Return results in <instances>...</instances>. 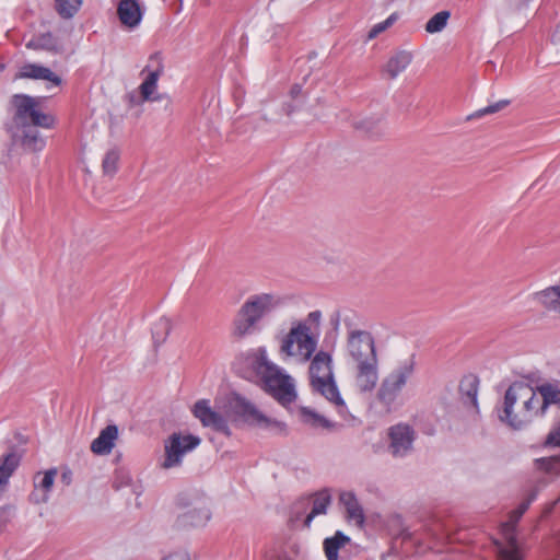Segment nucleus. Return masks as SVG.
<instances>
[{
  "mask_svg": "<svg viewBox=\"0 0 560 560\" xmlns=\"http://www.w3.org/2000/svg\"><path fill=\"white\" fill-rule=\"evenodd\" d=\"M13 115L7 125L13 143L27 152H38L45 148V139L38 128L50 129L55 126L54 116L43 113L36 97L27 94H14L11 97Z\"/></svg>",
  "mask_w": 560,
  "mask_h": 560,
  "instance_id": "obj_1",
  "label": "nucleus"
},
{
  "mask_svg": "<svg viewBox=\"0 0 560 560\" xmlns=\"http://www.w3.org/2000/svg\"><path fill=\"white\" fill-rule=\"evenodd\" d=\"M348 327L347 352L355 364V385L361 393L372 392L378 381V359L375 340L368 330L353 329L346 319Z\"/></svg>",
  "mask_w": 560,
  "mask_h": 560,
  "instance_id": "obj_2",
  "label": "nucleus"
},
{
  "mask_svg": "<svg viewBox=\"0 0 560 560\" xmlns=\"http://www.w3.org/2000/svg\"><path fill=\"white\" fill-rule=\"evenodd\" d=\"M539 397L529 384L514 382L504 395L502 413L499 418L511 428L518 430L537 417H541Z\"/></svg>",
  "mask_w": 560,
  "mask_h": 560,
  "instance_id": "obj_3",
  "label": "nucleus"
},
{
  "mask_svg": "<svg viewBox=\"0 0 560 560\" xmlns=\"http://www.w3.org/2000/svg\"><path fill=\"white\" fill-rule=\"evenodd\" d=\"M249 363L255 373L260 377L265 390L279 404L287 406L296 399L293 380L284 374L280 368L270 362L264 348L249 358Z\"/></svg>",
  "mask_w": 560,
  "mask_h": 560,
  "instance_id": "obj_4",
  "label": "nucleus"
},
{
  "mask_svg": "<svg viewBox=\"0 0 560 560\" xmlns=\"http://www.w3.org/2000/svg\"><path fill=\"white\" fill-rule=\"evenodd\" d=\"M222 409L232 423L247 424L280 434L287 433L284 422L267 417L252 400L237 392H231L226 396Z\"/></svg>",
  "mask_w": 560,
  "mask_h": 560,
  "instance_id": "obj_5",
  "label": "nucleus"
},
{
  "mask_svg": "<svg viewBox=\"0 0 560 560\" xmlns=\"http://www.w3.org/2000/svg\"><path fill=\"white\" fill-rule=\"evenodd\" d=\"M282 304V298L275 293L264 292L250 295L234 319V335L244 337L255 332L257 324Z\"/></svg>",
  "mask_w": 560,
  "mask_h": 560,
  "instance_id": "obj_6",
  "label": "nucleus"
},
{
  "mask_svg": "<svg viewBox=\"0 0 560 560\" xmlns=\"http://www.w3.org/2000/svg\"><path fill=\"white\" fill-rule=\"evenodd\" d=\"M317 348V339L311 332L306 322H298L282 338L280 352L285 357H299L308 361Z\"/></svg>",
  "mask_w": 560,
  "mask_h": 560,
  "instance_id": "obj_7",
  "label": "nucleus"
},
{
  "mask_svg": "<svg viewBox=\"0 0 560 560\" xmlns=\"http://www.w3.org/2000/svg\"><path fill=\"white\" fill-rule=\"evenodd\" d=\"M416 362L410 358L396 366L388 375H386L377 390V399L387 409H390L396 401L402 388L407 385L409 378L413 375Z\"/></svg>",
  "mask_w": 560,
  "mask_h": 560,
  "instance_id": "obj_8",
  "label": "nucleus"
},
{
  "mask_svg": "<svg viewBox=\"0 0 560 560\" xmlns=\"http://www.w3.org/2000/svg\"><path fill=\"white\" fill-rule=\"evenodd\" d=\"M200 442V438L192 434L182 435L176 432L171 434L164 443L165 458L162 467L170 469L179 466L184 455L195 450Z\"/></svg>",
  "mask_w": 560,
  "mask_h": 560,
  "instance_id": "obj_9",
  "label": "nucleus"
},
{
  "mask_svg": "<svg viewBox=\"0 0 560 560\" xmlns=\"http://www.w3.org/2000/svg\"><path fill=\"white\" fill-rule=\"evenodd\" d=\"M191 411L203 427L211 428L225 436L232 435V431L229 425L230 418L224 411L220 412L214 410L210 406V401L208 399H200L196 401Z\"/></svg>",
  "mask_w": 560,
  "mask_h": 560,
  "instance_id": "obj_10",
  "label": "nucleus"
},
{
  "mask_svg": "<svg viewBox=\"0 0 560 560\" xmlns=\"http://www.w3.org/2000/svg\"><path fill=\"white\" fill-rule=\"evenodd\" d=\"M389 453L396 457L401 458L407 456L413 446L416 440V431L408 423H397L388 429Z\"/></svg>",
  "mask_w": 560,
  "mask_h": 560,
  "instance_id": "obj_11",
  "label": "nucleus"
},
{
  "mask_svg": "<svg viewBox=\"0 0 560 560\" xmlns=\"http://www.w3.org/2000/svg\"><path fill=\"white\" fill-rule=\"evenodd\" d=\"M147 72V77L140 84L139 90L144 102L158 101L159 97L153 96L156 91L158 81L164 72L163 58L160 52L150 56L148 65L143 68L142 73Z\"/></svg>",
  "mask_w": 560,
  "mask_h": 560,
  "instance_id": "obj_12",
  "label": "nucleus"
},
{
  "mask_svg": "<svg viewBox=\"0 0 560 560\" xmlns=\"http://www.w3.org/2000/svg\"><path fill=\"white\" fill-rule=\"evenodd\" d=\"M535 470L541 475L533 489L538 491L560 477V455L539 457L534 459Z\"/></svg>",
  "mask_w": 560,
  "mask_h": 560,
  "instance_id": "obj_13",
  "label": "nucleus"
},
{
  "mask_svg": "<svg viewBox=\"0 0 560 560\" xmlns=\"http://www.w3.org/2000/svg\"><path fill=\"white\" fill-rule=\"evenodd\" d=\"M57 469L46 470L43 476L37 474L34 478V490L30 494V500L35 504L46 503L49 500V492L54 486Z\"/></svg>",
  "mask_w": 560,
  "mask_h": 560,
  "instance_id": "obj_14",
  "label": "nucleus"
},
{
  "mask_svg": "<svg viewBox=\"0 0 560 560\" xmlns=\"http://www.w3.org/2000/svg\"><path fill=\"white\" fill-rule=\"evenodd\" d=\"M119 21L125 26L133 28L142 20V11L138 0H120L117 5Z\"/></svg>",
  "mask_w": 560,
  "mask_h": 560,
  "instance_id": "obj_15",
  "label": "nucleus"
},
{
  "mask_svg": "<svg viewBox=\"0 0 560 560\" xmlns=\"http://www.w3.org/2000/svg\"><path fill=\"white\" fill-rule=\"evenodd\" d=\"M311 385L313 390L323 395L327 400L335 404L338 408L345 409L346 404L342 399L338 386L332 377L329 378H320L318 377L316 381H312Z\"/></svg>",
  "mask_w": 560,
  "mask_h": 560,
  "instance_id": "obj_16",
  "label": "nucleus"
},
{
  "mask_svg": "<svg viewBox=\"0 0 560 560\" xmlns=\"http://www.w3.org/2000/svg\"><path fill=\"white\" fill-rule=\"evenodd\" d=\"M15 79L46 80L55 85L61 83L60 77L54 73L49 68L36 63L24 65L15 74Z\"/></svg>",
  "mask_w": 560,
  "mask_h": 560,
  "instance_id": "obj_17",
  "label": "nucleus"
},
{
  "mask_svg": "<svg viewBox=\"0 0 560 560\" xmlns=\"http://www.w3.org/2000/svg\"><path fill=\"white\" fill-rule=\"evenodd\" d=\"M339 501L346 509L347 520L354 522L359 527H363L365 516L355 494L352 491H343L339 495Z\"/></svg>",
  "mask_w": 560,
  "mask_h": 560,
  "instance_id": "obj_18",
  "label": "nucleus"
},
{
  "mask_svg": "<svg viewBox=\"0 0 560 560\" xmlns=\"http://www.w3.org/2000/svg\"><path fill=\"white\" fill-rule=\"evenodd\" d=\"M211 513L206 502L198 501L191 509L179 516L183 526H203L210 520Z\"/></svg>",
  "mask_w": 560,
  "mask_h": 560,
  "instance_id": "obj_19",
  "label": "nucleus"
},
{
  "mask_svg": "<svg viewBox=\"0 0 560 560\" xmlns=\"http://www.w3.org/2000/svg\"><path fill=\"white\" fill-rule=\"evenodd\" d=\"M118 436V428L109 424L104 428L98 436L92 442L91 451L97 455L109 454L114 447V442Z\"/></svg>",
  "mask_w": 560,
  "mask_h": 560,
  "instance_id": "obj_20",
  "label": "nucleus"
},
{
  "mask_svg": "<svg viewBox=\"0 0 560 560\" xmlns=\"http://www.w3.org/2000/svg\"><path fill=\"white\" fill-rule=\"evenodd\" d=\"M331 355L325 351L317 352L310 365V380L316 381L318 377L320 378H329L332 377V368H331Z\"/></svg>",
  "mask_w": 560,
  "mask_h": 560,
  "instance_id": "obj_21",
  "label": "nucleus"
},
{
  "mask_svg": "<svg viewBox=\"0 0 560 560\" xmlns=\"http://www.w3.org/2000/svg\"><path fill=\"white\" fill-rule=\"evenodd\" d=\"M539 397L541 417L546 415L551 405H560V385L559 383H544L536 388Z\"/></svg>",
  "mask_w": 560,
  "mask_h": 560,
  "instance_id": "obj_22",
  "label": "nucleus"
},
{
  "mask_svg": "<svg viewBox=\"0 0 560 560\" xmlns=\"http://www.w3.org/2000/svg\"><path fill=\"white\" fill-rule=\"evenodd\" d=\"M478 388L479 378L476 375H466L460 381L459 393L463 402L466 406H471L476 410L478 409Z\"/></svg>",
  "mask_w": 560,
  "mask_h": 560,
  "instance_id": "obj_23",
  "label": "nucleus"
},
{
  "mask_svg": "<svg viewBox=\"0 0 560 560\" xmlns=\"http://www.w3.org/2000/svg\"><path fill=\"white\" fill-rule=\"evenodd\" d=\"M20 463L21 456L15 451L0 457V492L5 490L10 478L20 466Z\"/></svg>",
  "mask_w": 560,
  "mask_h": 560,
  "instance_id": "obj_24",
  "label": "nucleus"
},
{
  "mask_svg": "<svg viewBox=\"0 0 560 560\" xmlns=\"http://www.w3.org/2000/svg\"><path fill=\"white\" fill-rule=\"evenodd\" d=\"M412 61V55L408 51L401 50L392 56L384 67V72L390 79L397 78L404 72Z\"/></svg>",
  "mask_w": 560,
  "mask_h": 560,
  "instance_id": "obj_25",
  "label": "nucleus"
},
{
  "mask_svg": "<svg viewBox=\"0 0 560 560\" xmlns=\"http://www.w3.org/2000/svg\"><path fill=\"white\" fill-rule=\"evenodd\" d=\"M331 502V495L327 489L314 494L312 499V510L304 520L305 527H310L315 516L326 514Z\"/></svg>",
  "mask_w": 560,
  "mask_h": 560,
  "instance_id": "obj_26",
  "label": "nucleus"
},
{
  "mask_svg": "<svg viewBox=\"0 0 560 560\" xmlns=\"http://www.w3.org/2000/svg\"><path fill=\"white\" fill-rule=\"evenodd\" d=\"M534 299L546 310L560 313V285L536 292Z\"/></svg>",
  "mask_w": 560,
  "mask_h": 560,
  "instance_id": "obj_27",
  "label": "nucleus"
},
{
  "mask_svg": "<svg viewBox=\"0 0 560 560\" xmlns=\"http://www.w3.org/2000/svg\"><path fill=\"white\" fill-rule=\"evenodd\" d=\"M350 542V537L341 530H337L334 536L324 540V551L327 560H338L339 549Z\"/></svg>",
  "mask_w": 560,
  "mask_h": 560,
  "instance_id": "obj_28",
  "label": "nucleus"
},
{
  "mask_svg": "<svg viewBox=\"0 0 560 560\" xmlns=\"http://www.w3.org/2000/svg\"><path fill=\"white\" fill-rule=\"evenodd\" d=\"M172 330V322L170 318L163 316L160 317L153 325L152 338L156 346L162 345L167 339Z\"/></svg>",
  "mask_w": 560,
  "mask_h": 560,
  "instance_id": "obj_29",
  "label": "nucleus"
},
{
  "mask_svg": "<svg viewBox=\"0 0 560 560\" xmlns=\"http://www.w3.org/2000/svg\"><path fill=\"white\" fill-rule=\"evenodd\" d=\"M82 5V0H56L55 9L65 20L73 18Z\"/></svg>",
  "mask_w": 560,
  "mask_h": 560,
  "instance_id": "obj_30",
  "label": "nucleus"
},
{
  "mask_svg": "<svg viewBox=\"0 0 560 560\" xmlns=\"http://www.w3.org/2000/svg\"><path fill=\"white\" fill-rule=\"evenodd\" d=\"M538 489H532L527 494V498L510 514V521L506 526H515L523 514L528 510L529 505L536 500Z\"/></svg>",
  "mask_w": 560,
  "mask_h": 560,
  "instance_id": "obj_31",
  "label": "nucleus"
},
{
  "mask_svg": "<svg viewBox=\"0 0 560 560\" xmlns=\"http://www.w3.org/2000/svg\"><path fill=\"white\" fill-rule=\"evenodd\" d=\"M451 16L450 11L443 10L435 13L425 24V31L430 34L439 33L443 31Z\"/></svg>",
  "mask_w": 560,
  "mask_h": 560,
  "instance_id": "obj_32",
  "label": "nucleus"
},
{
  "mask_svg": "<svg viewBox=\"0 0 560 560\" xmlns=\"http://www.w3.org/2000/svg\"><path fill=\"white\" fill-rule=\"evenodd\" d=\"M119 151L118 149H110L106 152L103 162H102V168L103 173L108 176H114L118 170V162H119Z\"/></svg>",
  "mask_w": 560,
  "mask_h": 560,
  "instance_id": "obj_33",
  "label": "nucleus"
},
{
  "mask_svg": "<svg viewBox=\"0 0 560 560\" xmlns=\"http://www.w3.org/2000/svg\"><path fill=\"white\" fill-rule=\"evenodd\" d=\"M301 417L303 422L312 427L330 428V422L325 417L314 412L306 407L301 408Z\"/></svg>",
  "mask_w": 560,
  "mask_h": 560,
  "instance_id": "obj_34",
  "label": "nucleus"
},
{
  "mask_svg": "<svg viewBox=\"0 0 560 560\" xmlns=\"http://www.w3.org/2000/svg\"><path fill=\"white\" fill-rule=\"evenodd\" d=\"M37 36L39 40L40 50H46L54 54L62 52V47L59 45L57 38L50 32L39 34Z\"/></svg>",
  "mask_w": 560,
  "mask_h": 560,
  "instance_id": "obj_35",
  "label": "nucleus"
},
{
  "mask_svg": "<svg viewBox=\"0 0 560 560\" xmlns=\"http://www.w3.org/2000/svg\"><path fill=\"white\" fill-rule=\"evenodd\" d=\"M509 104H510L509 100H501L499 102H495L494 104H490V105H488V106H486L483 108H480V109L476 110L475 113L469 115L467 117V119L480 118V117H482L485 115H490V114L498 113L501 109L505 108Z\"/></svg>",
  "mask_w": 560,
  "mask_h": 560,
  "instance_id": "obj_36",
  "label": "nucleus"
},
{
  "mask_svg": "<svg viewBox=\"0 0 560 560\" xmlns=\"http://www.w3.org/2000/svg\"><path fill=\"white\" fill-rule=\"evenodd\" d=\"M542 445L545 447H560V419L559 422L549 431Z\"/></svg>",
  "mask_w": 560,
  "mask_h": 560,
  "instance_id": "obj_37",
  "label": "nucleus"
},
{
  "mask_svg": "<svg viewBox=\"0 0 560 560\" xmlns=\"http://www.w3.org/2000/svg\"><path fill=\"white\" fill-rule=\"evenodd\" d=\"M396 21V15H389L385 21L375 24L369 32V38L372 39L376 37L378 34L384 32L387 27H389Z\"/></svg>",
  "mask_w": 560,
  "mask_h": 560,
  "instance_id": "obj_38",
  "label": "nucleus"
},
{
  "mask_svg": "<svg viewBox=\"0 0 560 560\" xmlns=\"http://www.w3.org/2000/svg\"><path fill=\"white\" fill-rule=\"evenodd\" d=\"M12 517L11 506L0 508V534L5 529Z\"/></svg>",
  "mask_w": 560,
  "mask_h": 560,
  "instance_id": "obj_39",
  "label": "nucleus"
},
{
  "mask_svg": "<svg viewBox=\"0 0 560 560\" xmlns=\"http://www.w3.org/2000/svg\"><path fill=\"white\" fill-rule=\"evenodd\" d=\"M320 320H322V312L316 310V311L311 312L304 322H306L307 326H311V330H312L313 328L317 329L319 327Z\"/></svg>",
  "mask_w": 560,
  "mask_h": 560,
  "instance_id": "obj_40",
  "label": "nucleus"
},
{
  "mask_svg": "<svg viewBox=\"0 0 560 560\" xmlns=\"http://www.w3.org/2000/svg\"><path fill=\"white\" fill-rule=\"evenodd\" d=\"M501 556L503 560H521L515 549H504L501 551Z\"/></svg>",
  "mask_w": 560,
  "mask_h": 560,
  "instance_id": "obj_41",
  "label": "nucleus"
},
{
  "mask_svg": "<svg viewBox=\"0 0 560 560\" xmlns=\"http://www.w3.org/2000/svg\"><path fill=\"white\" fill-rule=\"evenodd\" d=\"M26 48L33 49V50H40L38 36L33 37L25 44Z\"/></svg>",
  "mask_w": 560,
  "mask_h": 560,
  "instance_id": "obj_42",
  "label": "nucleus"
},
{
  "mask_svg": "<svg viewBox=\"0 0 560 560\" xmlns=\"http://www.w3.org/2000/svg\"><path fill=\"white\" fill-rule=\"evenodd\" d=\"M163 560H189L186 553L176 552L165 557Z\"/></svg>",
  "mask_w": 560,
  "mask_h": 560,
  "instance_id": "obj_43",
  "label": "nucleus"
},
{
  "mask_svg": "<svg viewBox=\"0 0 560 560\" xmlns=\"http://www.w3.org/2000/svg\"><path fill=\"white\" fill-rule=\"evenodd\" d=\"M307 504H308V499H306V500H301V501H299V502L295 504V509H296L298 506H300V505H301L303 509H305V508L307 506Z\"/></svg>",
  "mask_w": 560,
  "mask_h": 560,
  "instance_id": "obj_44",
  "label": "nucleus"
},
{
  "mask_svg": "<svg viewBox=\"0 0 560 560\" xmlns=\"http://www.w3.org/2000/svg\"><path fill=\"white\" fill-rule=\"evenodd\" d=\"M301 88L299 85H294L291 90L292 95H296L300 92Z\"/></svg>",
  "mask_w": 560,
  "mask_h": 560,
  "instance_id": "obj_45",
  "label": "nucleus"
},
{
  "mask_svg": "<svg viewBox=\"0 0 560 560\" xmlns=\"http://www.w3.org/2000/svg\"><path fill=\"white\" fill-rule=\"evenodd\" d=\"M301 513L299 511L294 512V517L298 520L300 517Z\"/></svg>",
  "mask_w": 560,
  "mask_h": 560,
  "instance_id": "obj_46",
  "label": "nucleus"
},
{
  "mask_svg": "<svg viewBox=\"0 0 560 560\" xmlns=\"http://www.w3.org/2000/svg\"><path fill=\"white\" fill-rule=\"evenodd\" d=\"M5 66L3 63H0V73L4 70Z\"/></svg>",
  "mask_w": 560,
  "mask_h": 560,
  "instance_id": "obj_47",
  "label": "nucleus"
}]
</instances>
